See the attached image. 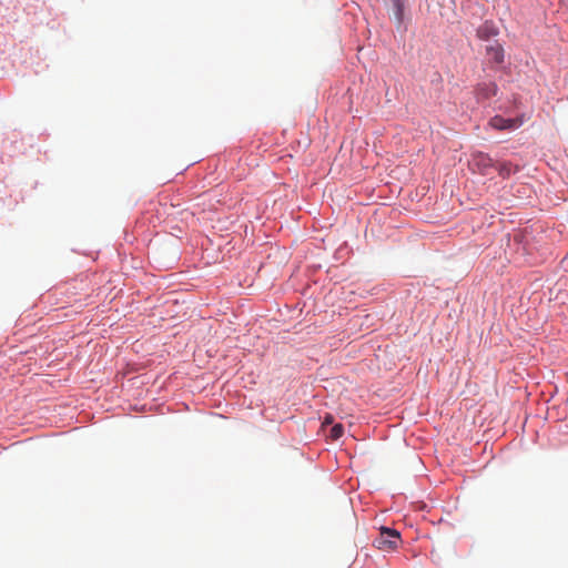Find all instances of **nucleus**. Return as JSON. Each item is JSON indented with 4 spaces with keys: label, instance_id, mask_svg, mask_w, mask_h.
Returning a JSON list of instances; mask_svg holds the SVG:
<instances>
[{
    "label": "nucleus",
    "instance_id": "f257e3e1",
    "mask_svg": "<svg viewBox=\"0 0 568 568\" xmlns=\"http://www.w3.org/2000/svg\"><path fill=\"white\" fill-rule=\"evenodd\" d=\"M400 540V535L397 530L385 528L381 529L379 536L374 540V545L381 550H394Z\"/></svg>",
    "mask_w": 568,
    "mask_h": 568
},
{
    "label": "nucleus",
    "instance_id": "f03ea898",
    "mask_svg": "<svg viewBox=\"0 0 568 568\" xmlns=\"http://www.w3.org/2000/svg\"><path fill=\"white\" fill-rule=\"evenodd\" d=\"M474 92L476 100L484 102L497 94L498 87L494 81H483L475 87Z\"/></svg>",
    "mask_w": 568,
    "mask_h": 568
},
{
    "label": "nucleus",
    "instance_id": "7ed1b4c3",
    "mask_svg": "<svg viewBox=\"0 0 568 568\" xmlns=\"http://www.w3.org/2000/svg\"><path fill=\"white\" fill-rule=\"evenodd\" d=\"M489 125L498 131L511 130L521 125V121L518 119H505L500 115H495L490 119Z\"/></svg>",
    "mask_w": 568,
    "mask_h": 568
},
{
    "label": "nucleus",
    "instance_id": "20e7f679",
    "mask_svg": "<svg viewBox=\"0 0 568 568\" xmlns=\"http://www.w3.org/2000/svg\"><path fill=\"white\" fill-rule=\"evenodd\" d=\"M473 164L483 173L487 174L488 169L495 166L493 159L483 152L473 155Z\"/></svg>",
    "mask_w": 568,
    "mask_h": 568
},
{
    "label": "nucleus",
    "instance_id": "39448f33",
    "mask_svg": "<svg viewBox=\"0 0 568 568\" xmlns=\"http://www.w3.org/2000/svg\"><path fill=\"white\" fill-rule=\"evenodd\" d=\"M486 54L491 61H494L497 64H499L504 61V49L498 43H493L490 45H487Z\"/></svg>",
    "mask_w": 568,
    "mask_h": 568
},
{
    "label": "nucleus",
    "instance_id": "423d86ee",
    "mask_svg": "<svg viewBox=\"0 0 568 568\" xmlns=\"http://www.w3.org/2000/svg\"><path fill=\"white\" fill-rule=\"evenodd\" d=\"M496 34H497V29L495 28V26L493 23H489V22H485L477 30L478 38H480L483 40H488L489 38L496 36Z\"/></svg>",
    "mask_w": 568,
    "mask_h": 568
},
{
    "label": "nucleus",
    "instance_id": "0eeeda50",
    "mask_svg": "<svg viewBox=\"0 0 568 568\" xmlns=\"http://www.w3.org/2000/svg\"><path fill=\"white\" fill-rule=\"evenodd\" d=\"M496 169L503 178H509L513 173L518 171V166L510 162H498Z\"/></svg>",
    "mask_w": 568,
    "mask_h": 568
},
{
    "label": "nucleus",
    "instance_id": "6e6552de",
    "mask_svg": "<svg viewBox=\"0 0 568 568\" xmlns=\"http://www.w3.org/2000/svg\"><path fill=\"white\" fill-rule=\"evenodd\" d=\"M394 8V17L398 24L403 23L404 20V9H405V1L404 0H390Z\"/></svg>",
    "mask_w": 568,
    "mask_h": 568
},
{
    "label": "nucleus",
    "instance_id": "1a4fd4ad",
    "mask_svg": "<svg viewBox=\"0 0 568 568\" xmlns=\"http://www.w3.org/2000/svg\"><path fill=\"white\" fill-rule=\"evenodd\" d=\"M344 433V427L342 424H335L332 428H331V432H329V437L332 439H338L342 437Z\"/></svg>",
    "mask_w": 568,
    "mask_h": 568
},
{
    "label": "nucleus",
    "instance_id": "9d476101",
    "mask_svg": "<svg viewBox=\"0 0 568 568\" xmlns=\"http://www.w3.org/2000/svg\"><path fill=\"white\" fill-rule=\"evenodd\" d=\"M333 423V417L331 415H326L323 420V425H329Z\"/></svg>",
    "mask_w": 568,
    "mask_h": 568
}]
</instances>
